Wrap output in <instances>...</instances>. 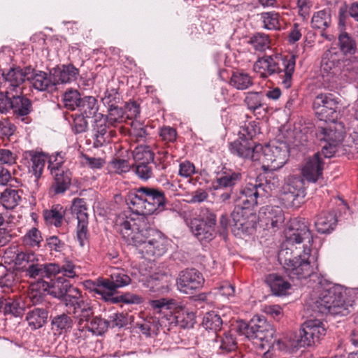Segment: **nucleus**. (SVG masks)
Instances as JSON below:
<instances>
[{"label":"nucleus","mask_w":358,"mask_h":358,"mask_svg":"<svg viewBox=\"0 0 358 358\" xmlns=\"http://www.w3.org/2000/svg\"><path fill=\"white\" fill-rule=\"evenodd\" d=\"M313 243L311 232L304 220H294L286 233L283 248L278 259L289 278L300 280L310 277L317 264L310 257Z\"/></svg>","instance_id":"nucleus-1"},{"label":"nucleus","mask_w":358,"mask_h":358,"mask_svg":"<svg viewBox=\"0 0 358 358\" xmlns=\"http://www.w3.org/2000/svg\"><path fill=\"white\" fill-rule=\"evenodd\" d=\"M115 227L122 238L134 245L144 257H161L168 250V239L161 231L151 227L142 216L123 211L117 215Z\"/></svg>","instance_id":"nucleus-2"},{"label":"nucleus","mask_w":358,"mask_h":358,"mask_svg":"<svg viewBox=\"0 0 358 358\" xmlns=\"http://www.w3.org/2000/svg\"><path fill=\"white\" fill-rule=\"evenodd\" d=\"M126 202L129 206V211L135 215L142 216L148 221L147 215H150L164 209L166 198L163 191L158 189L141 187L129 192L126 196Z\"/></svg>","instance_id":"nucleus-3"},{"label":"nucleus","mask_w":358,"mask_h":358,"mask_svg":"<svg viewBox=\"0 0 358 358\" xmlns=\"http://www.w3.org/2000/svg\"><path fill=\"white\" fill-rule=\"evenodd\" d=\"M266 189L262 183H248L239 192L235 202V208L231 214L234 224L238 229L246 230L252 224L248 223V216L255 217L250 208L256 206L259 199L265 196Z\"/></svg>","instance_id":"nucleus-4"},{"label":"nucleus","mask_w":358,"mask_h":358,"mask_svg":"<svg viewBox=\"0 0 358 358\" xmlns=\"http://www.w3.org/2000/svg\"><path fill=\"white\" fill-rule=\"evenodd\" d=\"M256 152H258V158H259L257 162L262 164V169L266 175L264 187L271 189L278 185V179L276 177L270 176V171L280 169L287 162L289 157L288 145L282 141H274L265 146L257 144Z\"/></svg>","instance_id":"nucleus-5"},{"label":"nucleus","mask_w":358,"mask_h":358,"mask_svg":"<svg viewBox=\"0 0 358 358\" xmlns=\"http://www.w3.org/2000/svg\"><path fill=\"white\" fill-rule=\"evenodd\" d=\"M254 71L262 78L278 74L281 84L288 89L292 85V75L295 69V57H281L277 55L265 56L254 64Z\"/></svg>","instance_id":"nucleus-6"},{"label":"nucleus","mask_w":358,"mask_h":358,"mask_svg":"<svg viewBox=\"0 0 358 358\" xmlns=\"http://www.w3.org/2000/svg\"><path fill=\"white\" fill-rule=\"evenodd\" d=\"M343 287L339 285H333L324 289L315 302L314 310L322 314L345 315L352 308L355 301H346Z\"/></svg>","instance_id":"nucleus-7"},{"label":"nucleus","mask_w":358,"mask_h":358,"mask_svg":"<svg viewBox=\"0 0 358 358\" xmlns=\"http://www.w3.org/2000/svg\"><path fill=\"white\" fill-rule=\"evenodd\" d=\"M239 332L248 339L255 341L269 343L274 335L273 327L266 322L264 317L254 316L249 323L240 322L238 326Z\"/></svg>","instance_id":"nucleus-8"},{"label":"nucleus","mask_w":358,"mask_h":358,"mask_svg":"<svg viewBox=\"0 0 358 358\" xmlns=\"http://www.w3.org/2000/svg\"><path fill=\"white\" fill-rule=\"evenodd\" d=\"M34 73L31 66L20 67L13 66L5 70L3 88L6 94L15 92L16 94H22L24 84L26 80H29L30 75Z\"/></svg>","instance_id":"nucleus-9"},{"label":"nucleus","mask_w":358,"mask_h":358,"mask_svg":"<svg viewBox=\"0 0 358 358\" xmlns=\"http://www.w3.org/2000/svg\"><path fill=\"white\" fill-rule=\"evenodd\" d=\"M343 127L341 123L332 122L325 127H322L320 134L322 135L321 140L326 142L322 147V155L326 158L333 157L340 147L343 139Z\"/></svg>","instance_id":"nucleus-10"},{"label":"nucleus","mask_w":358,"mask_h":358,"mask_svg":"<svg viewBox=\"0 0 358 358\" xmlns=\"http://www.w3.org/2000/svg\"><path fill=\"white\" fill-rule=\"evenodd\" d=\"M72 293L74 294V291ZM71 298L65 305V308L68 313L72 314L78 320V324L81 326L93 316V306L90 300L85 299L80 289L75 294L71 295Z\"/></svg>","instance_id":"nucleus-11"},{"label":"nucleus","mask_w":358,"mask_h":358,"mask_svg":"<svg viewBox=\"0 0 358 358\" xmlns=\"http://www.w3.org/2000/svg\"><path fill=\"white\" fill-rule=\"evenodd\" d=\"M326 334V327L319 320H310L305 322L296 336L299 346L310 347L318 343Z\"/></svg>","instance_id":"nucleus-12"},{"label":"nucleus","mask_w":358,"mask_h":358,"mask_svg":"<svg viewBox=\"0 0 358 358\" xmlns=\"http://www.w3.org/2000/svg\"><path fill=\"white\" fill-rule=\"evenodd\" d=\"M340 97L335 94H320L314 99L313 108L321 120H334L341 105Z\"/></svg>","instance_id":"nucleus-13"},{"label":"nucleus","mask_w":358,"mask_h":358,"mask_svg":"<svg viewBox=\"0 0 358 358\" xmlns=\"http://www.w3.org/2000/svg\"><path fill=\"white\" fill-rule=\"evenodd\" d=\"M216 215L212 212L207 215H200L199 217L191 220L188 225L192 233L199 241H210L215 236Z\"/></svg>","instance_id":"nucleus-14"},{"label":"nucleus","mask_w":358,"mask_h":358,"mask_svg":"<svg viewBox=\"0 0 358 358\" xmlns=\"http://www.w3.org/2000/svg\"><path fill=\"white\" fill-rule=\"evenodd\" d=\"M303 194V180L299 176L289 177L282 187L280 199L287 208H297L299 197Z\"/></svg>","instance_id":"nucleus-15"},{"label":"nucleus","mask_w":358,"mask_h":358,"mask_svg":"<svg viewBox=\"0 0 358 358\" xmlns=\"http://www.w3.org/2000/svg\"><path fill=\"white\" fill-rule=\"evenodd\" d=\"M43 290L55 298L61 301L62 304L65 306L66 303L74 294L79 290L78 288L71 285L70 282L62 277H59L55 280H52L50 282L43 281L41 282Z\"/></svg>","instance_id":"nucleus-16"},{"label":"nucleus","mask_w":358,"mask_h":358,"mask_svg":"<svg viewBox=\"0 0 358 358\" xmlns=\"http://www.w3.org/2000/svg\"><path fill=\"white\" fill-rule=\"evenodd\" d=\"M204 281L202 273L198 270L187 268L180 272L176 285L180 292L192 294L203 287Z\"/></svg>","instance_id":"nucleus-17"},{"label":"nucleus","mask_w":358,"mask_h":358,"mask_svg":"<svg viewBox=\"0 0 358 358\" xmlns=\"http://www.w3.org/2000/svg\"><path fill=\"white\" fill-rule=\"evenodd\" d=\"M88 208L84 199L76 198L73 199L71 206V212L78 220L76 229L77 238L81 246L87 238L89 217Z\"/></svg>","instance_id":"nucleus-18"},{"label":"nucleus","mask_w":358,"mask_h":358,"mask_svg":"<svg viewBox=\"0 0 358 358\" xmlns=\"http://www.w3.org/2000/svg\"><path fill=\"white\" fill-rule=\"evenodd\" d=\"M6 113L10 109L17 120L28 124L31 122L29 115L33 110L31 100L18 94L13 95L11 99L6 96Z\"/></svg>","instance_id":"nucleus-19"},{"label":"nucleus","mask_w":358,"mask_h":358,"mask_svg":"<svg viewBox=\"0 0 358 358\" xmlns=\"http://www.w3.org/2000/svg\"><path fill=\"white\" fill-rule=\"evenodd\" d=\"M241 180L242 174L240 171L224 168L216 173L212 182V187L214 190H232Z\"/></svg>","instance_id":"nucleus-20"},{"label":"nucleus","mask_w":358,"mask_h":358,"mask_svg":"<svg viewBox=\"0 0 358 358\" xmlns=\"http://www.w3.org/2000/svg\"><path fill=\"white\" fill-rule=\"evenodd\" d=\"M257 145L252 141L239 136L230 143L229 148L232 154L239 157L257 162L259 159L258 152H256Z\"/></svg>","instance_id":"nucleus-21"},{"label":"nucleus","mask_w":358,"mask_h":358,"mask_svg":"<svg viewBox=\"0 0 358 358\" xmlns=\"http://www.w3.org/2000/svg\"><path fill=\"white\" fill-rule=\"evenodd\" d=\"M107 282L108 292L110 295V301L113 303L117 302V299L113 297L117 289L127 285H129L131 280L130 277L121 269H115L110 275V278H105Z\"/></svg>","instance_id":"nucleus-22"},{"label":"nucleus","mask_w":358,"mask_h":358,"mask_svg":"<svg viewBox=\"0 0 358 358\" xmlns=\"http://www.w3.org/2000/svg\"><path fill=\"white\" fill-rule=\"evenodd\" d=\"M323 166L321 155L317 152L307 159L301 171L303 177L308 182H317L322 176Z\"/></svg>","instance_id":"nucleus-23"},{"label":"nucleus","mask_w":358,"mask_h":358,"mask_svg":"<svg viewBox=\"0 0 358 358\" xmlns=\"http://www.w3.org/2000/svg\"><path fill=\"white\" fill-rule=\"evenodd\" d=\"M259 216L267 227L271 225L272 228L278 227L285 220L283 211L279 206H267L262 208Z\"/></svg>","instance_id":"nucleus-24"},{"label":"nucleus","mask_w":358,"mask_h":358,"mask_svg":"<svg viewBox=\"0 0 358 358\" xmlns=\"http://www.w3.org/2000/svg\"><path fill=\"white\" fill-rule=\"evenodd\" d=\"M27 155L31 161L30 172L34 176L35 189H37L39 187L38 180L42 176L47 157L43 153L34 150L28 151Z\"/></svg>","instance_id":"nucleus-25"},{"label":"nucleus","mask_w":358,"mask_h":358,"mask_svg":"<svg viewBox=\"0 0 358 358\" xmlns=\"http://www.w3.org/2000/svg\"><path fill=\"white\" fill-rule=\"evenodd\" d=\"M54 178V183L52 190L55 194L64 193L71 185V173L68 169L57 170L55 173H50Z\"/></svg>","instance_id":"nucleus-26"},{"label":"nucleus","mask_w":358,"mask_h":358,"mask_svg":"<svg viewBox=\"0 0 358 358\" xmlns=\"http://www.w3.org/2000/svg\"><path fill=\"white\" fill-rule=\"evenodd\" d=\"M265 282L270 287L272 293L276 296L286 295L291 287L289 282L275 273L268 275Z\"/></svg>","instance_id":"nucleus-27"},{"label":"nucleus","mask_w":358,"mask_h":358,"mask_svg":"<svg viewBox=\"0 0 358 358\" xmlns=\"http://www.w3.org/2000/svg\"><path fill=\"white\" fill-rule=\"evenodd\" d=\"M65 215V209L59 204L54 205L50 209L43 211V218L48 224L59 227L62 225Z\"/></svg>","instance_id":"nucleus-28"},{"label":"nucleus","mask_w":358,"mask_h":358,"mask_svg":"<svg viewBox=\"0 0 358 358\" xmlns=\"http://www.w3.org/2000/svg\"><path fill=\"white\" fill-rule=\"evenodd\" d=\"M340 61L341 54L337 52L336 48H332L325 52L322 59V66L324 71H329L327 76L333 77L336 74Z\"/></svg>","instance_id":"nucleus-29"},{"label":"nucleus","mask_w":358,"mask_h":358,"mask_svg":"<svg viewBox=\"0 0 358 358\" xmlns=\"http://www.w3.org/2000/svg\"><path fill=\"white\" fill-rule=\"evenodd\" d=\"M337 220L334 213H322L317 217L315 225L321 234L329 233L336 225Z\"/></svg>","instance_id":"nucleus-30"},{"label":"nucleus","mask_w":358,"mask_h":358,"mask_svg":"<svg viewBox=\"0 0 358 358\" xmlns=\"http://www.w3.org/2000/svg\"><path fill=\"white\" fill-rule=\"evenodd\" d=\"M299 348L301 347L295 336V338L293 339L291 338L289 339L284 338L274 341L268 350L271 351L274 355H276L277 351L282 352H293Z\"/></svg>","instance_id":"nucleus-31"},{"label":"nucleus","mask_w":358,"mask_h":358,"mask_svg":"<svg viewBox=\"0 0 358 358\" xmlns=\"http://www.w3.org/2000/svg\"><path fill=\"white\" fill-rule=\"evenodd\" d=\"M77 110L79 114L91 118L99 110L97 100L94 96H85L82 98Z\"/></svg>","instance_id":"nucleus-32"},{"label":"nucleus","mask_w":358,"mask_h":358,"mask_svg":"<svg viewBox=\"0 0 358 358\" xmlns=\"http://www.w3.org/2000/svg\"><path fill=\"white\" fill-rule=\"evenodd\" d=\"M106 285L107 282L103 278H99L95 281L87 280L85 282V287L90 292L99 295L106 301H110Z\"/></svg>","instance_id":"nucleus-33"},{"label":"nucleus","mask_w":358,"mask_h":358,"mask_svg":"<svg viewBox=\"0 0 358 358\" xmlns=\"http://www.w3.org/2000/svg\"><path fill=\"white\" fill-rule=\"evenodd\" d=\"M31 83L33 87L38 91H45L55 83L51 79V76L44 71H38L30 75Z\"/></svg>","instance_id":"nucleus-34"},{"label":"nucleus","mask_w":358,"mask_h":358,"mask_svg":"<svg viewBox=\"0 0 358 358\" xmlns=\"http://www.w3.org/2000/svg\"><path fill=\"white\" fill-rule=\"evenodd\" d=\"M21 191L13 189H6L1 195L0 201L3 206L6 209H13L17 206L20 200Z\"/></svg>","instance_id":"nucleus-35"},{"label":"nucleus","mask_w":358,"mask_h":358,"mask_svg":"<svg viewBox=\"0 0 358 358\" xmlns=\"http://www.w3.org/2000/svg\"><path fill=\"white\" fill-rule=\"evenodd\" d=\"M174 320L181 328H192L195 323V315L186 308H180L175 313Z\"/></svg>","instance_id":"nucleus-36"},{"label":"nucleus","mask_w":358,"mask_h":358,"mask_svg":"<svg viewBox=\"0 0 358 358\" xmlns=\"http://www.w3.org/2000/svg\"><path fill=\"white\" fill-rule=\"evenodd\" d=\"M230 85L239 90H244L253 85L252 77L247 73L236 71L233 73Z\"/></svg>","instance_id":"nucleus-37"},{"label":"nucleus","mask_w":358,"mask_h":358,"mask_svg":"<svg viewBox=\"0 0 358 358\" xmlns=\"http://www.w3.org/2000/svg\"><path fill=\"white\" fill-rule=\"evenodd\" d=\"M47 316V312L44 309L34 308L27 313L26 319L29 327L33 329H37L45 323Z\"/></svg>","instance_id":"nucleus-38"},{"label":"nucleus","mask_w":358,"mask_h":358,"mask_svg":"<svg viewBox=\"0 0 358 358\" xmlns=\"http://www.w3.org/2000/svg\"><path fill=\"white\" fill-rule=\"evenodd\" d=\"M331 24V13L329 9H323L315 12L311 20V26L313 29H325Z\"/></svg>","instance_id":"nucleus-39"},{"label":"nucleus","mask_w":358,"mask_h":358,"mask_svg":"<svg viewBox=\"0 0 358 358\" xmlns=\"http://www.w3.org/2000/svg\"><path fill=\"white\" fill-rule=\"evenodd\" d=\"M338 46L343 55H353L357 50L355 40L346 32H342L339 34Z\"/></svg>","instance_id":"nucleus-40"},{"label":"nucleus","mask_w":358,"mask_h":358,"mask_svg":"<svg viewBox=\"0 0 358 358\" xmlns=\"http://www.w3.org/2000/svg\"><path fill=\"white\" fill-rule=\"evenodd\" d=\"M85 322V327L96 335H101L105 333L109 326V322L99 316H92V319L90 318L88 322Z\"/></svg>","instance_id":"nucleus-41"},{"label":"nucleus","mask_w":358,"mask_h":358,"mask_svg":"<svg viewBox=\"0 0 358 358\" xmlns=\"http://www.w3.org/2000/svg\"><path fill=\"white\" fill-rule=\"evenodd\" d=\"M268 35L264 33H255L249 39L250 43L256 51L263 52L270 47Z\"/></svg>","instance_id":"nucleus-42"},{"label":"nucleus","mask_w":358,"mask_h":358,"mask_svg":"<svg viewBox=\"0 0 358 358\" xmlns=\"http://www.w3.org/2000/svg\"><path fill=\"white\" fill-rule=\"evenodd\" d=\"M202 324L206 329L217 331L221 329L222 320L216 312L211 311L206 313L203 318Z\"/></svg>","instance_id":"nucleus-43"},{"label":"nucleus","mask_w":358,"mask_h":358,"mask_svg":"<svg viewBox=\"0 0 358 358\" xmlns=\"http://www.w3.org/2000/svg\"><path fill=\"white\" fill-rule=\"evenodd\" d=\"M79 70L72 64L64 65L57 76L62 83H69L76 80Z\"/></svg>","instance_id":"nucleus-44"},{"label":"nucleus","mask_w":358,"mask_h":358,"mask_svg":"<svg viewBox=\"0 0 358 358\" xmlns=\"http://www.w3.org/2000/svg\"><path fill=\"white\" fill-rule=\"evenodd\" d=\"M82 97L76 90H67L63 95L64 107L71 110L77 109Z\"/></svg>","instance_id":"nucleus-45"},{"label":"nucleus","mask_w":358,"mask_h":358,"mask_svg":"<svg viewBox=\"0 0 358 358\" xmlns=\"http://www.w3.org/2000/svg\"><path fill=\"white\" fill-rule=\"evenodd\" d=\"M3 307L6 315L10 314L15 317H20L24 313V308L17 300L11 298L3 297Z\"/></svg>","instance_id":"nucleus-46"},{"label":"nucleus","mask_w":358,"mask_h":358,"mask_svg":"<svg viewBox=\"0 0 358 358\" xmlns=\"http://www.w3.org/2000/svg\"><path fill=\"white\" fill-rule=\"evenodd\" d=\"M264 23V27L270 30L280 29V15L275 12H266L261 14Z\"/></svg>","instance_id":"nucleus-47"},{"label":"nucleus","mask_w":358,"mask_h":358,"mask_svg":"<svg viewBox=\"0 0 358 358\" xmlns=\"http://www.w3.org/2000/svg\"><path fill=\"white\" fill-rule=\"evenodd\" d=\"M263 94L262 92H249L246 94L244 102L251 111L259 108L262 106Z\"/></svg>","instance_id":"nucleus-48"},{"label":"nucleus","mask_w":358,"mask_h":358,"mask_svg":"<svg viewBox=\"0 0 358 358\" xmlns=\"http://www.w3.org/2000/svg\"><path fill=\"white\" fill-rule=\"evenodd\" d=\"M52 324L57 331H66L72 327L73 320L68 315L61 314L52 319Z\"/></svg>","instance_id":"nucleus-49"},{"label":"nucleus","mask_w":358,"mask_h":358,"mask_svg":"<svg viewBox=\"0 0 358 358\" xmlns=\"http://www.w3.org/2000/svg\"><path fill=\"white\" fill-rule=\"evenodd\" d=\"M65 153L60 152H57L55 155H51L48 160V169L50 173H55L57 170L65 169L63 164L65 162Z\"/></svg>","instance_id":"nucleus-50"},{"label":"nucleus","mask_w":358,"mask_h":358,"mask_svg":"<svg viewBox=\"0 0 358 358\" xmlns=\"http://www.w3.org/2000/svg\"><path fill=\"white\" fill-rule=\"evenodd\" d=\"M42 241L43 238L40 231L37 228L33 227L25 234L23 241L26 245L38 247Z\"/></svg>","instance_id":"nucleus-51"},{"label":"nucleus","mask_w":358,"mask_h":358,"mask_svg":"<svg viewBox=\"0 0 358 358\" xmlns=\"http://www.w3.org/2000/svg\"><path fill=\"white\" fill-rule=\"evenodd\" d=\"M134 169L136 174L142 180H147L152 176V168L148 162L137 163Z\"/></svg>","instance_id":"nucleus-52"},{"label":"nucleus","mask_w":358,"mask_h":358,"mask_svg":"<svg viewBox=\"0 0 358 358\" xmlns=\"http://www.w3.org/2000/svg\"><path fill=\"white\" fill-rule=\"evenodd\" d=\"M108 169L110 172L121 174L128 172L130 169V165L125 159H115L110 162Z\"/></svg>","instance_id":"nucleus-53"},{"label":"nucleus","mask_w":358,"mask_h":358,"mask_svg":"<svg viewBox=\"0 0 358 358\" xmlns=\"http://www.w3.org/2000/svg\"><path fill=\"white\" fill-rule=\"evenodd\" d=\"M154 154L151 152L148 146L140 145L136 147L133 151V157L136 164L141 160L152 159Z\"/></svg>","instance_id":"nucleus-54"},{"label":"nucleus","mask_w":358,"mask_h":358,"mask_svg":"<svg viewBox=\"0 0 358 358\" xmlns=\"http://www.w3.org/2000/svg\"><path fill=\"white\" fill-rule=\"evenodd\" d=\"M131 134L133 136V138H135L137 142L145 141L148 136L146 127H143L142 124L136 120L132 121L131 123Z\"/></svg>","instance_id":"nucleus-55"},{"label":"nucleus","mask_w":358,"mask_h":358,"mask_svg":"<svg viewBox=\"0 0 358 358\" xmlns=\"http://www.w3.org/2000/svg\"><path fill=\"white\" fill-rule=\"evenodd\" d=\"M107 122L113 125L117 122H122L124 111L122 108L117 106H113L108 108Z\"/></svg>","instance_id":"nucleus-56"},{"label":"nucleus","mask_w":358,"mask_h":358,"mask_svg":"<svg viewBox=\"0 0 358 358\" xmlns=\"http://www.w3.org/2000/svg\"><path fill=\"white\" fill-rule=\"evenodd\" d=\"M259 129L255 122H250L245 124L241 127L239 131V136L247 138L248 140L252 141V138L259 133Z\"/></svg>","instance_id":"nucleus-57"},{"label":"nucleus","mask_w":358,"mask_h":358,"mask_svg":"<svg viewBox=\"0 0 358 358\" xmlns=\"http://www.w3.org/2000/svg\"><path fill=\"white\" fill-rule=\"evenodd\" d=\"M44 264H31L26 270V275L32 278H41L45 277Z\"/></svg>","instance_id":"nucleus-58"},{"label":"nucleus","mask_w":358,"mask_h":358,"mask_svg":"<svg viewBox=\"0 0 358 358\" xmlns=\"http://www.w3.org/2000/svg\"><path fill=\"white\" fill-rule=\"evenodd\" d=\"M83 164L92 169H100L104 166L106 163L103 158L90 157L87 155H83Z\"/></svg>","instance_id":"nucleus-59"},{"label":"nucleus","mask_w":358,"mask_h":358,"mask_svg":"<svg viewBox=\"0 0 358 358\" xmlns=\"http://www.w3.org/2000/svg\"><path fill=\"white\" fill-rule=\"evenodd\" d=\"M220 348L226 352L234 351L236 349V342L232 335L225 334L221 338Z\"/></svg>","instance_id":"nucleus-60"},{"label":"nucleus","mask_w":358,"mask_h":358,"mask_svg":"<svg viewBox=\"0 0 358 358\" xmlns=\"http://www.w3.org/2000/svg\"><path fill=\"white\" fill-rule=\"evenodd\" d=\"M313 6L312 0H298L297 8L298 13L303 19L306 20L309 15L310 10Z\"/></svg>","instance_id":"nucleus-61"},{"label":"nucleus","mask_w":358,"mask_h":358,"mask_svg":"<svg viewBox=\"0 0 358 358\" xmlns=\"http://www.w3.org/2000/svg\"><path fill=\"white\" fill-rule=\"evenodd\" d=\"M94 136L95 140L94 143L96 147L101 146L106 142L109 141V135L107 134L106 125L100 124L98 127Z\"/></svg>","instance_id":"nucleus-62"},{"label":"nucleus","mask_w":358,"mask_h":358,"mask_svg":"<svg viewBox=\"0 0 358 358\" xmlns=\"http://www.w3.org/2000/svg\"><path fill=\"white\" fill-rule=\"evenodd\" d=\"M110 325L112 327H123L126 326L129 322V319L127 314L123 313H113L110 316Z\"/></svg>","instance_id":"nucleus-63"},{"label":"nucleus","mask_w":358,"mask_h":358,"mask_svg":"<svg viewBox=\"0 0 358 358\" xmlns=\"http://www.w3.org/2000/svg\"><path fill=\"white\" fill-rule=\"evenodd\" d=\"M159 136L166 143L174 142L176 140L177 131L171 127H164L160 129Z\"/></svg>","instance_id":"nucleus-64"}]
</instances>
